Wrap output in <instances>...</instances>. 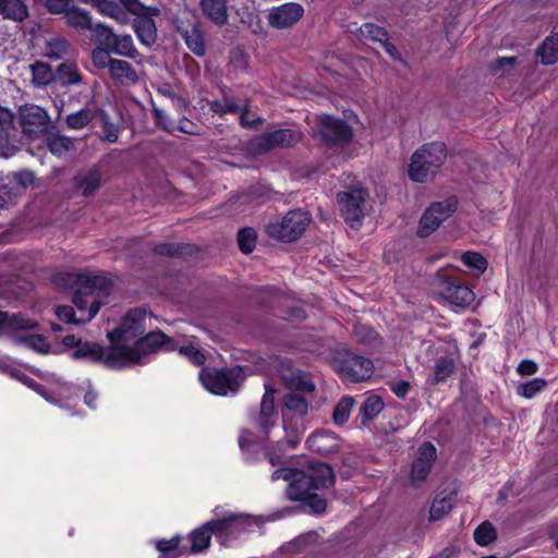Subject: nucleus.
<instances>
[{"instance_id":"a878e982","label":"nucleus","mask_w":558,"mask_h":558,"mask_svg":"<svg viewBox=\"0 0 558 558\" xmlns=\"http://www.w3.org/2000/svg\"><path fill=\"white\" fill-rule=\"evenodd\" d=\"M305 473L311 478L314 490L328 488L333 484V473L328 464L320 462L311 463Z\"/></svg>"},{"instance_id":"58836bf2","label":"nucleus","mask_w":558,"mask_h":558,"mask_svg":"<svg viewBox=\"0 0 558 558\" xmlns=\"http://www.w3.org/2000/svg\"><path fill=\"white\" fill-rule=\"evenodd\" d=\"M96 117L94 107L85 106L81 110L66 117V124L72 130H81L87 126Z\"/></svg>"},{"instance_id":"4be33fe9","label":"nucleus","mask_w":558,"mask_h":558,"mask_svg":"<svg viewBox=\"0 0 558 558\" xmlns=\"http://www.w3.org/2000/svg\"><path fill=\"white\" fill-rule=\"evenodd\" d=\"M19 119L23 132L28 135L43 132L49 122L48 113L36 105L22 107L20 109Z\"/></svg>"},{"instance_id":"f8f14e48","label":"nucleus","mask_w":558,"mask_h":558,"mask_svg":"<svg viewBox=\"0 0 558 558\" xmlns=\"http://www.w3.org/2000/svg\"><path fill=\"white\" fill-rule=\"evenodd\" d=\"M365 201L366 192L360 186H352L348 191L338 194L340 210L352 228H356L364 217Z\"/></svg>"},{"instance_id":"cd10ccee","label":"nucleus","mask_w":558,"mask_h":558,"mask_svg":"<svg viewBox=\"0 0 558 558\" xmlns=\"http://www.w3.org/2000/svg\"><path fill=\"white\" fill-rule=\"evenodd\" d=\"M347 29L360 40L374 43L386 41L387 32L373 23H365L362 26H357L356 23H351L347 26Z\"/></svg>"},{"instance_id":"0e129e2a","label":"nucleus","mask_w":558,"mask_h":558,"mask_svg":"<svg viewBox=\"0 0 558 558\" xmlns=\"http://www.w3.org/2000/svg\"><path fill=\"white\" fill-rule=\"evenodd\" d=\"M517 63L515 57H501L493 63V70L495 72L502 71L504 69H513Z\"/></svg>"},{"instance_id":"f257e3e1","label":"nucleus","mask_w":558,"mask_h":558,"mask_svg":"<svg viewBox=\"0 0 558 558\" xmlns=\"http://www.w3.org/2000/svg\"><path fill=\"white\" fill-rule=\"evenodd\" d=\"M53 282L59 289L73 293V303L80 314L76 316L72 306L58 305L56 315L60 320L75 325L88 323L97 315L111 288V281L99 275L61 272Z\"/></svg>"},{"instance_id":"de8ad7c7","label":"nucleus","mask_w":558,"mask_h":558,"mask_svg":"<svg viewBox=\"0 0 558 558\" xmlns=\"http://www.w3.org/2000/svg\"><path fill=\"white\" fill-rule=\"evenodd\" d=\"M461 260L465 266L471 268L475 275H482L487 268V260L476 252H466L462 255Z\"/></svg>"},{"instance_id":"7c9ffc66","label":"nucleus","mask_w":558,"mask_h":558,"mask_svg":"<svg viewBox=\"0 0 558 558\" xmlns=\"http://www.w3.org/2000/svg\"><path fill=\"white\" fill-rule=\"evenodd\" d=\"M0 15L3 19L22 22L28 16V9L23 0H0Z\"/></svg>"},{"instance_id":"72a5a7b5","label":"nucleus","mask_w":558,"mask_h":558,"mask_svg":"<svg viewBox=\"0 0 558 558\" xmlns=\"http://www.w3.org/2000/svg\"><path fill=\"white\" fill-rule=\"evenodd\" d=\"M542 64L553 65L558 62V34L547 37L536 50Z\"/></svg>"},{"instance_id":"e2e57ef3","label":"nucleus","mask_w":558,"mask_h":558,"mask_svg":"<svg viewBox=\"0 0 558 558\" xmlns=\"http://www.w3.org/2000/svg\"><path fill=\"white\" fill-rule=\"evenodd\" d=\"M69 0H46V7L50 13L60 14L69 9Z\"/></svg>"},{"instance_id":"37998d69","label":"nucleus","mask_w":558,"mask_h":558,"mask_svg":"<svg viewBox=\"0 0 558 558\" xmlns=\"http://www.w3.org/2000/svg\"><path fill=\"white\" fill-rule=\"evenodd\" d=\"M16 341L17 343L24 344L25 347L39 353H48L50 350L49 342L41 335L33 333L24 337H19Z\"/></svg>"},{"instance_id":"9d476101","label":"nucleus","mask_w":558,"mask_h":558,"mask_svg":"<svg viewBox=\"0 0 558 558\" xmlns=\"http://www.w3.org/2000/svg\"><path fill=\"white\" fill-rule=\"evenodd\" d=\"M303 133L294 129H280L256 136L251 142V148L257 154L274 148H289L301 142Z\"/></svg>"},{"instance_id":"774afa93","label":"nucleus","mask_w":558,"mask_h":558,"mask_svg":"<svg viewBox=\"0 0 558 558\" xmlns=\"http://www.w3.org/2000/svg\"><path fill=\"white\" fill-rule=\"evenodd\" d=\"M177 130L185 134H194L196 133V125L192 121L183 118L175 124V131Z\"/></svg>"},{"instance_id":"4d7b16f0","label":"nucleus","mask_w":558,"mask_h":558,"mask_svg":"<svg viewBox=\"0 0 558 558\" xmlns=\"http://www.w3.org/2000/svg\"><path fill=\"white\" fill-rule=\"evenodd\" d=\"M16 151L17 146L11 141V132H0V157L9 158Z\"/></svg>"},{"instance_id":"69168bd1","label":"nucleus","mask_w":558,"mask_h":558,"mask_svg":"<svg viewBox=\"0 0 558 558\" xmlns=\"http://www.w3.org/2000/svg\"><path fill=\"white\" fill-rule=\"evenodd\" d=\"M240 123L243 125V126H248V128H253L256 125V123H260L262 122V119L259 118H256V119H253V118H250V112H248V107L245 106L243 108H240Z\"/></svg>"},{"instance_id":"5fc2aeb1","label":"nucleus","mask_w":558,"mask_h":558,"mask_svg":"<svg viewBox=\"0 0 558 558\" xmlns=\"http://www.w3.org/2000/svg\"><path fill=\"white\" fill-rule=\"evenodd\" d=\"M177 349L179 353L185 356L189 361H191L194 365H202L205 362V355L193 344H182L179 345L177 343Z\"/></svg>"},{"instance_id":"e433bc0d","label":"nucleus","mask_w":558,"mask_h":558,"mask_svg":"<svg viewBox=\"0 0 558 558\" xmlns=\"http://www.w3.org/2000/svg\"><path fill=\"white\" fill-rule=\"evenodd\" d=\"M46 143L49 150L58 157L65 156L74 149V141L59 133L49 134Z\"/></svg>"},{"instance_id":"680f3d73","label":"nucleus","mask_w":558,"mask_h":558,"mask_svg":"<svg viewBox=\"0 0 558 558\" xmlns=\"http://www.w3.org/2000/svg\"><path fill=\"white\" fill-rule=\"evenodd\" d=\"M305 500H307L308 506L315 513H322L326 509V500L318 497L314 490L311 493V496H308Z\"/></svg>"},{"instance_id":"423d86ee","label":"nucleus","mask_w":558,"mask_h":558,"mask_svg":"<svg viewBox=\"0 0 558 558\" xmlns=\"http://www.w3.org/2000/svg\"><path fill=\"white\" fill-rule=\"evenodd\" d=\"M331 365L344 380L352 383L368 379L374 369L371 360L347 350L337 351L331 360Z\"/></svg>"},{"instance_id":"338daca9","label":"nucleus","mask_w":558,"mask_h":558,"mask_svg":"<svg viewBox=\"0 0 558 558\" xmlns=\"http://www.w3.org/2000/svg\"><path fill=\"white\" fill-rule=\"evenodd\" d=\"M517 371L521 375H533L537 372V365L531 360H524L518 365Z\"/></svg>"},{"instance_id":"2f4dec72","label":"nucleus","mask_w":558,"mask_h":558,"mask_svg":"<svg viewBox=\"0 0 558 558\" xmlns=\"http://www.w3.org/2000/svg\"><path fill=\"white\" fill-rule=\"evenodd\" d=\"M75 185L84 196L92 195L101 185V173L97 169L88 170L75 177Z\"/></svg>"},{"instance_id":"1a4fd4ad","label":"nucleus","mask_w":558,"mask_h":558,"mask_svg":"<svg viewBox=\"0 0 558 558\" xmlns=\"http://www.w3.org/2000/svg\"><path fill=\"white\" fill-rule=\"evenodd\" d=\"M260 520L244 513H226L221 519L210 521L213 533L220 538L223 545L239 536L242 532L259 526Z\"/></svg>"},{"instance_id":"13d9d810","label":"nucleus","mask_w":558,"mask_h":558,"mask_svg":"<svg viewBox=\"0 0 558 558\" xmlns=\"http://www.w3.org/2000/svg\"><path fill=\"white\" fill-rule=\"evenodd\" d=\"M154 116L157 123L166 131L173 133L175 131V123H173L166 112L161 109L155 108Z\"/></svg>"},{"instance_id":"f03ea898","label":"nucleus","mask_w":558,"mask_h":558,"mask_svg":"<svg viewBox=\"0 0 558 558\" xmlns=\"http://www.w3.org/2000/svg\"><path fill=\"white\" fill-rule=\"evenodd\" d=\"M147 313L143 308H135L130 311L123 318L121 325L108 332V339L113 347L123 348L129 352L130 357L125 356V367L132 363H142L143 355L136 350H133L134 343L138 337L145 331V322Z\"/></svg>"},{"instance_id":"412c9836","label":"nucleus","mask_w":558,"mask_h":558,"mask_svg":"<svg viewBox=\"0 0 558 558\" xmlns=\"http://www.w3.org/2000/svg\"><path fill=\"white\" fill-rule=\"evenodd\" d=\"M248 0H199L202 13L215 25L225 26L229 22L228 10L235 9L239 3L245 4Z\"/></svg>"},{"instance_id":"3c124183","label":"nucleus","mask_w":558,"mask_h":558,"mask_svg":"<svg viewBox=\"0 0 558 558\" xmlns=\"http://www.w3.org/2000/svg\"><path fill=\"white\" fill-rule=\"evenodd\" d=\"M546 381L542 378H534L518 387V393L524 398L531 399L546 387Z\"/></svg>"},{"instance_id":"a19ab883","label":"nucleus","mask_w":558,"mask_h":558,"mask_svg":"<svg viewBox=\"0 0 558 558\" xmlns=\"http://www.w3.org/2000/svg\"><path fill=\"white\" fill-rule=\"evenodd\" d=\"M211 534L214 533L210 527V522L195 530L191 534V553H199L206 549L209 546Z\"/></svg>"},{"instance_id":"2eb2a0df","label":"nucleus","mask_w":558,"mask_h":558,"mask_svg":"<svg viewBox=\"0 0 558 558\" xmlns=\"http://www.w3.org/2000/svg\"><path fill=\"white\" fill-rule=\"evenodd\" d=\"M99 13L110 19L116 20L121 24H126L130 21L129 13H141L143 11V3L138 0H88Z\"/></svg>"},{"instance_id":"f704fd0d","label":"nucleus","mask_w":558,"mask_h":558,"mask_svg":"<svg viewBox=\"0 0 558 558\" xmlns=\"http://www.w3.org/2000/svg\"><path fill=\"white\" fill-rule=\"evenodd\" d=\"M109 49L116 54L130 59H135L140 56L131 35H114V39L112 40Z\"/></svg>"},{"instance_id":"c03bdc74","label":"nucleus","mask_w":558,"mask_h":558,"mask_svg":"<svg viewBox=\"0 0 558 558\" xmlns=\"http://www.w3.org/2000/svg\"><path fill=\"white\" fill-rule=\"evenodd\" d=\"M354 400L351 397H343L335 407L332 418L335 424L343 425L350 417Z\"/></svg>"},{"instance_id":"6e6d98bb","label":"nucleus","mask_w":558,"mask_h":558,"mask_svg":"<svg viewBox=\"0 0 558 558\" xmlns=\"http://www.w3.org/2000/svg\"><path fill=\"white\" fill-rule=\"evenodd\" d=\"M109 48L97 47L92 51L93 64L98 69H110L111 62L114 60L110 57Z\"/></svg>"},{"instance_id":"7ed1b4c3","label":"nucleus","mask_w":558,"mask_h":558,"mask_svg":"<svg viewBox=\"0 0 558 558\" xmlns=\"http://www.w3.org/2000/svg\"><path fill=\"white\" fill-rule=\"evenodd\" d=\"M447 158L444 143L435 142L423 145L414 151L409 165V177L414 182H426L434 177Z\"/></svg>"},{"instance_id":"864d4df0","label":"nucleus","mask_w":558,"mask_h":558,"mask_svg":"<svg viewBox=\"0 0 558 558\" xmlns=\"http://www.w3.org/2000/svg\"><path fill=\"white\" fill-rule=\"evenodd\" d=\"M238 243L243 253H251L255 247L256 232L251 228L240 230L238 233Z\"/></svg>"},{"instance_id":"aec40b11","label":"nucleus","mask_w":558,"mask_h":558,"mask_svg":"<svg viewBox=\"0 0 558 558\" xmlns=\"http://www.w3.org/2000/svg\"><path fill=\"white\" fill-rule=\"evenodd\" d=\"M174 351L177 341L161 331H151L135 341L133 350L143 355V363H146V356L158 350Z\"/></svg>"},{"instance_id":"393cba45","label":"nucleus","mask_w":558,"mask_h":558,"mask_svg":"<svg viewBox=\"0 0 558 558\" xmlns=\"http://www.w3.org/2000/svg\"><path fill=\"white\" fill-rule=\"evenodd\" d=\"M37 322L24 314H12L0 312V333L14 335L24 330H33Z\"/></svg>"},{"instance_id":"b1692460","label":"nucleus","mask_w":558,"mask_h":558,"mask_svg":"<svg viewBox=\"0 0 558 558\" xmlns=\"http://www.w3.org/2000/svg\"><path fill=\"white\" fill-rule=\"evenodd\" d=\"M280 377L287 388L301 392H313L315 385L300 369L293 368L288 362H280Z\"/></svg>"},{"instance_id":"9b49d317","label":"nucleus","mask_w":558,"mask_h":558,"mask_svg":"<svg viewBox=\"0 0 558 558\" xmlns=\"http://www.w3.org/2000/svg\"><path fill=\"white\" fill-rule=\"evenodd\" d=\"M457 204L453 197L433 203L421 217L417 235L426 238L435 232L456 211Z\"/></svg>"},{"instance_id":"8fccbe9b","label":"nucleus","mask_w":558,"mask_h":558,"mask_svg":"<svg viewBox=\"0 0 558 558\" xmlns=\"http://www.w3.org/2000/svg\"><path fill=\"white\" fill-rule=\"evenodd\" d=\"M209 106L211 111L220 116L240 110L235 99L229 95L223 96L222 99L211 101Z\"/></svg>"},{"instance_id":"052dcab7","label":"nucleus","mask_w":558,"mask_h":558,"mask_svg":"<svg viewBox=\"0 0 558 558\" xmlns=\"http://www.w3.org/2000/svg\"><path fill=\"white\" fill-rule=\"evenodd\" d=\"M13 130V114L0 106V132H12Z\"/></svg>"},{"instance_id":"a18cd8bd","label":"nucleus","mask_w":558,"mask_h":558,"mask_svg":"<svg viewBox=\"0 0 558 558\" xmlns=\"http://www.w3.org/2000/svg\"><path fill=\"white\" fill-rule=\"evenodd\" d=\"M88 31L93 34V39L99 44L100 46H104L106 48H109L112 40L114 39V33L110 27L102 23H98L93 25L92 28H88Z\"/></svg>"},{"instance_id":"473e14b6","label":"nucleus","mask_w":558,"mask_h":558,"mask_svg":"<svg viewBox=\"0 0 558 558\" xmlns=\"http://www.w3.org/2000/svg\"><path fill=\"white\" fill-rule=\"evenodd\" d=\"M183 37L189 49L197 56L205 53V43L203 34L196 24L191 25L190 28H178Z\"/></svg>"},{"instance_id":"dca6fc26","label":"nucleus","mask_w":558,"mask_h":558,"mask_svg":"<svg viewBox=\"0 0 558 558\" xmlns=\"http://www.w3.org/2000/svg\"><path fill=\"white\" fill-rule=\"evenodd\" d=\"M317 129L327 143H345L352 138L351 128L343 120L331 116H318Z\"/></svg>"},{"instance_id":"a211bd4d","label":"nucleus","mask_w":558,"mask_h":558,"mask_svg":"<svg viewBox=\"0 0 558 558\" xmlns=\"http://www.w3.org/2000/svg\"><path fill=\"white\" fill-rule=\"evenodd\" d=\"M136 16L133 27L138 40L145 46H151L157 38V28L154 17L159 15V9L143 4L141 13H133Z\"/></svg>"},{"instance_id":"603ef678","label":"nucleus","mask_w":558,"mask_h":558,"mask_svg":"<svg viewBox=\"0 0 558 558\" xmlns=\"http://www.w3.org/2000/svg\"><path fill=\"white\" fill-rule=\"evenodd\" d=\"M384 409V402L378 396L368 397L362 407L363 416L367 420L376 417Z\"/></svg>"},{"instance_id":"20e7f679","label":"nucleus","mask_w":558,"mask_h":558,"mask_svg":"<svg viewBox=\"0 0 558 558\" xmlns=\"http://www.w3.org/2000/svg\"><path fill=\"white\" fill-rule=\"evenodd\" d=\"M308 412V402L296 392H290L283 398L282 409V425L288 435H291V439H287L284 442L290 447L294 448L299 441L300 436L305 432L306 424L304 421L305 415Z\"/></svg>"},{"instance_id":"49530a36","label":"nucleus","mask_w":558,"mask_h":558,"mask_svg":"<svg viewBox=\"0 0 558 558\" xmlns=\"http://www.w3.org/2000/svg\"><path fill=\"white\" fill-rule=\"evenodd\" d=\"M453 499L452 497H442L434 500L430 511L429 519L437 521L442 519L452 509Z\"/></svg>"},{"instance_id":"09e8293b","label":"nucleus","mask_w":558,"mask_h":558,"mask_svg":"<svg viewBox=\"0 0 558 558\" xmlns=\"http://www.w3.org/2000/svg\"><path fill=\"white\" fill-rule=\"evenodd\" d=\"M496 538V530L492 523L485 521L474 531V539L481 546H486Z\"/></svg>"},{"instance_id":"ddd939ff","label":"nucleus","mask_w":558,"mask_h":558,"mask_svg":"<svg viewBox=\"0 0 558 558\" xmlns=\"http://www.w3.org/2000/svg\"><path fill=\"white\" fill-rule=\"evenodd\" d=\"M279 478L290 482L287 496L291 500H305L314 490L311 478L305 471L279 469L271 474V480L277 481Z\"/></svg>"},{"instance_id":"bb28decb","label":"nucleus","mask_w":558,"mask_h":558,"mask_svg":"<svg viewBox=\"0 0 558 558\" xmlns=\"http://www.w3.org/2000/svg\"><path fill=\"white\" fill-rule=\"evenodd\" d=\"M109 74L113 81L122 85L135 84L138 76L133 66L125 60L114 59L109 69Z\"/></svg>"},{"instance_id":"c9c22d12","label":"nucleus","mask_w":558,"mask_h":558,"mask_svg":"<svg viewBox=\"0 0 558 558\" xmlns=\"http://www.w3.org/2000/svg\"><path fill=\"white\" fill-rule=\"evenodd\" d=\"M64 17L66 23L77 31H88V28H92V17L89 13L77 7L69 8L65 11Z\"/></svg>"},{"instance_id":"4c0bfd02","label":"nucleus","mask_w":558,"mask_h":558,"mask_svg":"<svg viewBox=\"0 0 558 558\" xmlns=\"http://www.w3.org/2000/svg\"><path fill=\"white\" fill-rule=\"evenodd\" d=\"M58 81L62 85H77L83 82V76L80 73L77 65L73 62L61 63L56 72Z\"/></svg>"},{"instance_id":"39448f33","label":"nucleus","mask_w":558,"mask_h":558,"mask_svg":"<svg viewBox=\"0 0 558 558\" xmlns=\"http://www.w3.org/2000/svg\"><path fill=\"white\" fill-rule=\"evenodd\" d=\"M244 378L245 375L241 366L213 371L204 368L199 373V379L204 388L218 396L236 392Z\"/></svg>"},{"instance_id":"c85d7f7f","label":"nucleus","mask_w":558,"mask_h":558,"mask_svg":"<svg viewBox=\"0 0 558 558\" xmlns=\"http://www.w3.org/2000/svg\"><path fill=\"white\" fill-rule=\"evenodd\" d=\"M70 47V43L65 38L51 36L45 39L41 53L50 60H60L69 54Z\"/></svg>"},{"instance_id":"4468645a","label":"nucleus","mask_w":558,"mask_h":558,"mask_svg":"<svg viewBox=\"0 0 558 558\" xmlns=\"http://www.w3.org/2000/svg\"><path fill=\"white\" fill-rule=\"evenodd\" d=\"M435 292L453 306L466 307L474 301L473 291L465 284L439 277L435 282Z\"/></svg>"},{"instance_id":"ea45409f","label":"nucleus","mask_w":558,"mask_h":558,"mask_svg":"<svg viewBox=\"0 0 558 558\" xmlns=\"http://www.w3.org/2000/svg\"><path fill=\"white\" fill-rule=\"evenodd\" d=\"M454 371V364L451 359L441 357L435 363L433 375L428 378L432 384H440L446 381Z\"/></svg>"},{"instance_id":"f3484780","label":"nucleus","mask_w":558,"mask_h":558,"mask_svg":"<svg viewBox=\"0 0 558 558\" xmlns=\"http://www.w3.org/2000/svg\"><path fill=\"white\" fill-rule=\"evenodd\" d=\"M435 460V446L430 442L421 445L411 466L410 481L412 485L420 486L427 478Z\"/></svg>"},{"instance_id":"6ab92c4d","label":"nucleus","mask_w":558,"mask_h":558,"mask_svg":"<svg viewBox=\"0 0 558 558\" xmlns=\"http://www.w3.org/2000/svg\"><path fill=\"white\" fill-rule=\"evenodd\" d=\"M304 14V9L300 3L287 2L274 7L268 13V23L271 27L283 29L294 25Z\"/></svg>"},{"instance_id":"bf43d9fd","label":"nucleus","mask_w":558,"mask_h":558,"mask_svg":"<svg viewBox=\"0 0 558 558\" xmlns=\"http://www.w3.org/2000/svg\"><path fill=\"white\" fill-rule=\"evenodd\" d=\"M180 537L175 536L171 539L159 541L156 545L157 549L162 554H170L179 549Z\"/></svg>"},{"instance_id":"79ce46f5","label":"nucleus","mask_w":558,"mask_h":558,"mask_svg":"<svg viewBox=\"0 0 558 558\" xmlns=\"http://www.w3.org/2000/svg\"><path fill=\"white\" fill-rule=\"evenodd\" d=\"M29 71L32 73V82L36 86H45L52 78L51 68L41 61L31 64Z\"/></svg>"},{"instance_id":"0eeeda50","label":"nucleus","mask_w":558,"mask_h":558,"mask_svg":"<svg viewBox=\"0 0 558 558\" xmlns=\"http://www.w3.org/2000/svg\"><path fill=\"white\" fill-rule=\"evenodd\" d=\"M129 352L123 348L113 347L112 343L108 347H101L93 342L80 343L77 349L72 353L74 359H87L94 362H101L110 368L125 367V356L131 359Z\"/></svg>"},{"instance_id":"6e6552de","label":"nucleus","mask_w":558,"mask_h":558,"mask_svg":"<svg viewBox=\"0 0 558 558\" xmlns=\"http://www.w3.org/2000/svg\"><path fill=\"white\" fill-rule=\"evenodd\" d=\"M311 218L306 211L301 209L290 210L280 220L270 222L266 227L269 236L283 241H295L305 231Z\"/></svg>"},{"instance_id":"5701e85b","label":"nucleus","mask_w":558,"mask_h":558,"mask_svg":"<svg viewBox=\"0 0 558 558\" xmlns=\"http://www.w3.org/2000/svg\"><path fill=\"white\" fill-rule=\"evenodd\" d=\"M254 425L263 437H267L271 427L276 425L275 391L265 386V393L260 401L258 414L253 418Z\"/></svg>"},{"instance_id":"c756f323","label":"nucleus","mask_w":558,"mask_h":558,"mask_svg":"<svg viewBox=\"0 0 558 558\" xmlns=\"http://www.w3.org/2000/svg\"><path fill=\"white\" fill-rule=\"evenodd\" d=\"M308 447L320 454H327L336 450L337 439L330 432H316L307 438Z\"/></svg>"}]
</instances>
